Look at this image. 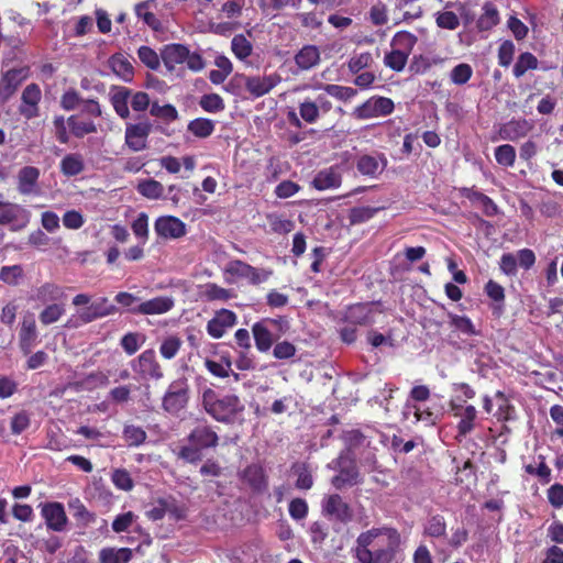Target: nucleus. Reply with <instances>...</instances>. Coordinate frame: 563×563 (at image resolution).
Listing matches in <instances>:
<instances>
[{
	"label": "nucleus",
	"mask_w": 563,
	"mask_h": 563,
	"mask_svg": "<svg viewBox=\"0 0 563 563\" xmlns=\"http://www.w3.org/2000/svg\"><path fill=\"white\" fill-rule=\"evenodd\" d=\"M41 89L36 84L27 85L21 96L22 103L19 112L27 120L38 115V102L41 100Z\"/></svg>",
	"instance_id": "9b49d317"
},
{
	"label": "nucleus",
	"mask_w": 563,
	"mask_h": 563,
	"mask_svg": "<svg viewBox=\"0 0 563 563\" xmlns=\"http://www.w3.org/2000/svg\"><path fill=\"white\" fill-rule=\"evenodd\" d=\"M236 322V314L228 309H221L216 316L208 322L207 331L214 338L220 339L223 336L225 331L232 328Z\"/></svg>",
	"instance_id": "4468645a"
},
{
	"label": "nucleus",
	"mask_w": 563,
	"mask_h": 563,
	"mask_svg": "<svg viewBox=\"0 0 563 563\" xmlns=\"http://www.w3.org/2000/svg\"><path fill=\"white\" fill-rule=\"evenodd\" d=\"M188 131L197 137L205 139L213 133L214 122L210 119L198 118L189 122Z\"/></svg>",
	"instance_id": "4c0bfd02"
},
{
	"label": "nucleus",
	"mask_w": 563,
	"mask_h": 563,
	"mask_svg": "<svg viewBox=\"0 0 563 563\" xmlns=\"http://www.w3.org/2000/svg\"><path fill=\"white\" fill-rule=\"evenodd\" d=\"M109 67L122 80L129 82L133 79L134 68L130 59L121 53L112 55L108 60Z\"/></svg>",
	"instance_id": "c85d7f7f"
},
{
	"label": "nucleus",
	"mask_w": 563,
	"mask_h": 563,
	"mask_svg": "<svg viewBox=\"0 0 563 563\" xmlns=\"http://www.w3.org/2000/svg\"><path fill=\"white\" fill-rule=\"evenodd\" d=\"M201 296L209 301H228L234 298V294L230 289H225L214 283H208L202 287Z\"/></svg>",
	"instance_id": "2f4dec72"
},
{
	"label": "nucleus",
	"mask_w": 563,
	"mask_h": 563,
	"mask_svg": "<svg viewBox=\"0 0 563 563\" xmlns=\"http://www.w3.org/2000/svg\"><path fill=\"white\" fill-rule=\"evenodd\" d=\"M532 128V123L526 119L511 120L500 126L499 136L501 140L517 141L525 137Z\"/></svg>",
	"instance_id": "aec40b11"
},
{
	"label": "nucleus",
	"mask_w": 563,
	"mask_h": 563,
	"mask_svg": "<svg viewBox=\"0 0 563 563\" xmlns=\"http://www.w3.org/2000/svg\"><path fill=\"white\" fill-rule=\"evenodd\" d=\"M400 547L399 532L389 527L373 528L356 540V558L362 563H391Z\"/></svg>",
	"instance_id": "f257e3e1"
},
{
	"label": "nucleus",
	"mask_w": 563,
	"mask_h": 563,
	"mask_svg": "<svg viewBox=\"0 0 563 563\" xmlns=\"http://www.w3.org/2000/svg\"><path fill=\"white\" fill-rule=\"evenodd\" d=\"M174 299L167 296H158L137 305L136 314L156 316L168 312L174 307Z\"/></svg>",
	"instance_id": "dca6fc26"
},
{
	"label": "nucleus",
	"mask_w": 563,
	"mask_h": 563,
	"mask_svg": "<svg viewBox=\"0 0 563 563\" xmlns=\"http://www.w3.org/2000/svg\"><path fill=\"white\" fill-rule=\"evenodd\" d=\"M301 2H302V0H260L258 7L261 8V10L264 13H266L269 10L280 11V10L285 9L286 7H291V8L297 9L300 7Z\"/></svg>",
	"instance_id": "3c124183"
},
{
	"label": "nucleus",
	"mask_w": 563,
	"mask_h": 563,
	"mask_svg": "<svg viewBox=\"0 0 563 563\" xmlns=\"http://www.w3.org/2000/svg\"><path fill=\"white\" fill-rule=\"evenodd\" d=\"M294 60L300 70H309L320 63V51L316 45H305L296 53Z\"/></svg>",
	"instance_id": "b1692460"
},
{
	"label": "nucleus",
	"mask_w": 563,
	"mask_h": 563,
	"mask_svg": "<svg viewBox=\"0 0 563 563\" xmlns=\"http://www.w3.org/2000/svg\"><path fill=\"white\" fill-rule=\"evenodd\" d=\"M331 466L339 471V474L332 478L335 488L341 489L345 485L353 486L358 483V471L350 451L342 452L339 457L332 461Z\"/></svg>",
	"instance_id": "20e7f679"
},
{
	"label": "nucleus",
	"mask_w": 563,
	"mask_h": 563,
	"mask_svg": "<svg viewBox=\"0 0 563 563\" xmlns=\"http://www.w3.org/2000/svg\"><path fill=\"white\" fill-rule=\"evenodd\" d=\"M373 63V57L369 52L361 53L357 55H354L350 58L347 63V67L351 73L357 74L362 69L367 68Z\"/></svg>",
	"instance_id": "13d9d810"
},
{
	"label": "nucleus",
	"mask_w": 563,
	"mask_h": 563,
	"mask_svg": "<svg viewBox=\"0 0 563 563\" xmlns=\"http://www.w3.org/2000/svg\"><path fill=\"white\" fill-rule=\"evenodd\" d=\"M63 296L64 292L59 286L46 283L36 289L34 298L42 303H47L60 300Z\"/></svg>",
	"instance_id": "473e14b6"
},
{
	"label": "nucleus",
	"mask_w": 563,
	"mask_h": 563,
	"mask_svg": "<svg viewBox=\"0 0 563 563\" xmlns=\"http://www.w3.org/2000/svg\"><path fill=\"white\" fill-rule=\"evenodd\" d=\"M188 440L200 450L218 445L219 437L209 426L198 424L188 435Z\"/></svg>",
	"instance_id": "412c9836"
},
{
	"label": "nucleus",
	"mask_w": 563,
	"mask_h": 563,
	"mask_svg": "<svg viewBox=\"0 0 563 563\" xmlns=\"http://www.w3.org/2000/svg\"><path fill=\"white\" fill-rule=\"evenodd\" d=\"M152 132V123L141 120L136 123H126L124 131V144L133 152L147 148V139Z\"/></svg>",
	"instance_id": "0eeeda50"
},
{
	"label": "nucleus",
	"mask_w": 563,
	"mask_h": 563,
	"mask_svg": "<svg viewBox=\"0 0 563 563\" xmlns=\"http://www.w3.org/2000/svg\"><path fill=\"white\" fill-rule=\"evenodd\" d=\"M150 113L152 117L158 118L165 122H174L178 119V111L173 104H158L154 101L151 104Z\"/></svg>",
	"instance_id": "ea45409f"
},
{
	"label": "nucleus",
	"mask_w": 563,
	"mask_h": 563,
	"mask_svg": "<svg viewBox=\"0 0 563 563\" xmlns=\"http://www.w3.org/2000/svg\"><path fill=\"white\" fill-rule=\"evenodd\" d=\"M294 472L297 475L296 487L299 489H309L313 485L311 472L307 464L298 463L294 465Z\"/></svg>",
	"instance_id": "8fccbe9b"
},
{
	"label": "nucleus",
	"mask_w": 563,
	"mask_h": 563,
	"mask_svg": "<svg viewBox=\"0 0 563 563\" xmlns=\"http://www.w3.org/2000/svg\"><path fill=\"white\" fill-rule=\"evenodd\" d=\"M151 1H145L135 5V14L143 20L153 30L161 27V22L150 9Z\"/></svg>",
	"instance_id": "09e8293b"
},
{
	"label": "nucleus",
	"mask_w": 563,
	"mask_h": 563,
	"mask_svg": "<svg viewBox=\"0 0 563 563\" xmlns=\"http://www.w3.org/2000/svg\"><path fill=\"white\" fill-rule=\"evenodd\" d=\"M180 346L181 340L175 335H170L162 342L159 353L164 358L172 360L177 355Z\"/></svg>",
	"instance_id": "864d4df0"
},
{
	"label": "nucleus",
	"mask_w": 563,
	"mask_h": 563,
	"mask_svg": "<svg viewBox=\"0 0 563 563\" xmlns=\"http://www.w3.org/2000/svg\"><path fill=\"white\" fill-rule=\"evenodd\" d=\"M202 406L213 419L223 423H235L242 420L241 416L245 409L236 395H219L210 388L202 394Z\"/></svg>",
	"instance_id": "f03ea898"
},
{
	"label": "nucleus",
	"mask_w": 563,
	"mask_h": 563,
	"mask_svg": "<svg viewBox=\"0 0 563 563\" xmlns=\"http://www.w3.org/2000/svg\"><path fill=\"white\" fill-rule=\"evenodd\" d=\"M145 335L140 332H129L121 339V346L129 355H133L145 343Z\"/></svg>",
	"instance_id": "79ce46f5"
},
{
	"label": "nucleus",
	"mask_w": 563,
	"mask_h": 563,
	"mask_svg": "<svg viewBox=\"0 0 563 563\" xmlns=\"http://www.w3.org/2000/svg\"><path fill=\"white\" fill-rule=\"evenodd\" d=\"M451 408L454 411L455 416L461 417V420L457 424V439L465 437L474 429V421L477 416V410L474 406L468 405L465 408L459 406L454 402H451Z\"/></svg>",
	"instance_id": "6ab92c4d"
},
{
	"label": "nucleus",
	"mask_w": 563,
	"mask_h": 563,
	"mask_svg": "<svg viewBox=\"0 0 563 563\" xmlns=\"http://www.w3.org/2000/svg\"><path fill=\"white\" fill-rule=\"evenodd\" d=\"M417 43V37L406 31L397 32L394 37L391 38V47L406 52L407 55H409Z\"/></svg>",
	"instance_id": "58836bf2"
},
{
	"label": "nucleus",
	"mask_w": 563,
	"mask_h": 563,
	"mask_svg": "<svg viewBox=\"0 0 563 563\" xmlns=\"http://www.w3.org/2000/svg\"><path fill=\"white\" fill-rule=\"evenodd\" d=\"M123 437L129 445L137 446L145 441L146 433L140 427L126 426L123 431Z\"/></svg>",
	"instance_id": "680f3d73"
},
{
	"label": "nucleus",
	"mask_w": 563,
	"mask_h": 563,
	"mask_svg": "<svg viewBox=\"0 0 563 563\" xmlns=\"http://www.w3.org/2000/svg\"><path fill=\"white\" fill-rule=\"evenodd\" d=\"M22 273L23 269L20 265L3 266L0 271V280L9 285H16Z\"/></svg>",
	"instance_id": "338daca9"
},
{
	"label": "nucleus",
	"mask_w": 563,
	"mask_h": 563,
	"mask_svg": "<svg viewBox=\"0 0 563 563\" xmlns=\"http://www.w3.org/2000/svg\"><path fill=\"white\" fill-rule=\"evenodd\" d=\"M140 60L151 69H157L159 66V57L157 53L148 46H141L137 49Z\"/></svg>",
	"instance_id": "e2e57ef3"
},
{
	"label": "nucleus",
	"mask_w": 563,
	"mask_h": 563,
	"mask_svg": "<svg viewBox=\"0 0 563 563\" xmlns=\"http://www.w3.org/2000/svg\"><path fill=\"white\" fill-rule=\"evenodd\" d=\"M495 159L504 167H512L516 161V150L510 144H503L495 148Z\"/></svg>",
	"instance_id": "a18cd8bd"
},
{
	"label": "nucleus",
	"mask_w": 563,
	"mask_h": 563,
	"mask_svg": "<svg viewBox=\"0 0 563 563\" xmlns=\"http://www.w3.org/2000/svg\"><path fill=\"white\" fill-rule=\"evenodd\" d=\"M29 221V216L25 210H23L18 205L11 203H2L0 209V224H13L18 223L19 225L14 227L13 230H18L26 225Z\"/></svg>",
	"instance_id": "4be33fe9"
},
{
	"label": "nucleus",
	"mask_w": 563,
	"mask_h": 563,
	"mask_svg": "<svg viewBox=\"0 0 563 563\" xmlns=\"http://www.w3.org/2000/svg\"><path fill=\"white\" fill-rule=\"evenodd\" d=\"M424 534L431 538H443L446 536V523L442 516L434 515L427 519L423 526Z\"/></svg>",
	"instance_id": "f704fd0d"
},
{
	"label": "nucleus",
	"mask_w": 563,
	"mask_h": 563,
	"mask_svg": "<svg viewBox=\"0 0 563 563\" xmlns=\"http://www.w3.org/2000/svg\"><path fill=\"white\" fill-rule=\"evenodd\" d=\"M231 49L236 58L243 60L252 54L253 45L243 34H238L231 41Z\"/></svg>",
	"instance_id": "a19ab883"
},
{
	"label": "nucleus",
	"mask_w": 563,
	"mask_h": 563,
	"mask_svg": "<svg viewBox=\"0 0 563 563\" xmlns=\"http://www.w3.org/2000/svg\"><path fill=\"white\" fill-rule=\"evenodd\" d=\"M224 272L232 276L246 279L254 286L265 283L273 274L272 269L257 268L240 260L229 262Z\"/></svg>",
	"instance_id": "423d86ee"
},
{
	"label": "nucleus",
	"mask_w": 563,
	"mask_h": 563,
	"mask_svg": "<svg viewBox=\"0 0 563 563\" xmlns=\"http://www.w3.org/2000/svg\"><path fill=\"white\" fill-rule=\"evenodd\" d=\"M484 12L477 21L481 30L487 31L494 27L499 22L498 11L492 3H486L483 8Z\"/></svg>",
	"instance_id": "37998d69"
},
{
	"label": "nucleus",
	"mask_w": 563,
	"mask_h": 563,
	"mask_svg": "<svg viewBox=\"0 0 563 563\" xmlns=\"http://www.w3.org/2000/svg\"><path fill=\"white\" fill-rule=\"evenodd\" d=\"M67 124L76 137H84L97 132V125L92 121L79 120L76 115L69 117Z\"/></svg>",
	"instance_id": "c9c22d12"
},
{
	"label": "nucleus",
	"mask_w": 563,
	"mask_h": 563,
	"mask_svg": "<svg viewBox=\"0 0 563 563\" xmlns=\"http://www.w3.org/2000/svg\"><path fill=\"white\" fill-rule=\"evenodd\" d=\"M162 59L168 69H175L179 64L186 63L187 67L192 71H200L205 68L206 63L202 56L197 52H190L183 44H168L162 51Z\"/></svg>",
	"instance_id": "7ed1b4c3"
},
{
	"label": "nucleus",
	"mask_w": 563,
	"mask_h": 563,
	"mask_svg": "<svg viewBox=\"0 0 563 563\" xmlns=\"http://www.w3.org/2000/svg\"><path fill=\"white\" fill-rule=\"evenodd\" d=\"M65 308L63 305L59 303H52L48 305L41 313H40V321L44 325L52 324L60 319V317L64 314Z\"/></svg>",
	"instance_id": "603ef678"
},
{
	"label": "nucleus",
	"mask_w": 563,
	"mask_h": 563,
	"mask_svg": "<svg viewBox=\"0 0 563 563\" xmlns=\"http://www.w3.org/2000/svg\"><path fill=\"white\" fill-rule=\"evenodd\" d=\"M133 371L143 378L161 379L164 376L163 369L156 358L154 350L142 352L132 365Z\"/></svg>",
	"instance_id": "1a4fd4ad"
},
{
	"label": "nucleus",
	"mask_w": 563,
	"mask_h": 563,
	"mask_svg": "<svg viewBox=\"0 0 563 563\" xmlns=\"http://www.w3.org/2000/svg\"><path fill=\"white\" fill-rule=\"evenodd\" d=\"M29 77V68L10 69L2 79L1 93L4 99L10 98L20 85Z\"/></svg>",
	"instance_id": "5701e85b"
},
{
	"label": "nucleus",
	"mask_w": 563,
	"mask_h": 563,
	"mask_svg": "<svg viewBox=\"0 0 563 563\" xmlns=\"http://www.w3.org/2000/svg\"><path fill=\"white\" fill-rule=\"evenodd\" d=\"M37 338L35 320L32 317L24 318L20 333H19V345L21 351L27 355L34 346Z\"/></svg>",
	"instance_id": "a878e982"
},
{
	"label": "nucleus",
	"mask_w": 563,
	"mask_h": 563,
	"mask_svg": "<svg viewBox=\"0 0 563 563\" xmlns=\"http://www.w3.org/2000/svg\"><path fill=\"white\" fill-rule=\"evenodd\" d=\"M371 22L376 25H384L388 22L387 7L383 2L378 1L373 4L369 9Z\"/></svg>",
	"instance_id": "0e129e2a"
},
{
	"label": "nucleus",
	"mask_w": 563,
	"mask_h": 563,
	"mask_svg": "<svg viewBox=\"0 0 563 563\" xmlns=\"http://www.w3.org/2000/svg\"><path fill=\"white\" fill-rule=\"evenodd\" d=\"M130 97L131 89L126 87H115L110 92V101L115 113L124 120L129 119L131 114L129 109Z\"/></svg>",
	"instance_id": "393cba45"
},
{
	"label": "nucleus",
	"mask_w": 563,
	"mask_h": 563,
	"mask_svg": "<svg viewBox=\"0 0 563 563\" xmlns=\"http://www.w3.org/2000/svg\"><path fill=\"white\" fill-rule=\"evenodd\" d=\"M342 176L338 167H329L320 170L313 178V186L318 190L338 188L341 185Z\"/></svg>",
	"instance_id": "cd10ccee"
},
{
	"label": "nucleus",
	"mask_w": 563,
	"mask_h": 563,
	"mask_svg": "<svg viewBox=\"0 0 563 563\" xmlns=\"http://www.w3.org/2000/svg\"><path fill=\"white\" fill-rule=\"evenodd\" d=\"M68 509L71 516L81 525L89 526L96 521L95 514L90 512L79 498H74L68 501Z\"/></svg>",
	"instance_id": "7c9ffc66"
},
{
	"label": "nucleus",
	"mask_w": 563,
	"mask_h": 563,
	"mask_svg": "<svg viewBox=\"0 0 563 563\" xmlns=\"http://www.w3.org/2000/svg\"><path fill=\"white\" fill-rule=\"evenodd\" d=\"M473 201L477 205L478 208L483 210L487 217H494L498 213V207L496 203L484 194H475Z\"/></svg>",
	"instance_id": "69168bd1"
},
{
	"label": "nucleus",
	"mask_w": 563,
	"mask_h": 563,
	"mask_svg": "<svg viewBox=\"0 0 563 563\" xmlns=\"http://www.w3.org/2000/svg\"><path fill=\"white\" fill-rule=\"evenodd\" d=\"M155 232L164 239H179L186 234V225L176 217L165 216L155 221Z\"/></svg>",
	"instance_id": "ddd939ff"
},
{
	"label": "nucleus",
	"mask_w": 563,
	"mask_h": 563,
	"mask_svg": "<svg viewBox=\"0 0 563 563\" xmlns=\"http://www.w3.org/2000/svg\"><path fill=\"white\" fill-rule=\"evenodd\" d=\"M269 227L273 232L278 234H286L294 230L295 223L291 220L282 218L276 214L267 217Z\"/></svg>",
	"instance_id": "4d7b16f0"
},
{
	"label": "nucleus",
	"mask_w": 563,
	"mask_h": 563,
	"mask_svg": "<svg viewBox=\"0 0 563 563\" xmlns=\"http://www.w3.org/2000/svg\"><path fill=\"white\" fill-rule=\"evenodd\" d=\"M387 163L383 153L364 154L357 158L356 168L364 176L376 177L386 168Z\"/></svg>",
	"instance_id": "f8f14e48"
},
{
	"label": "nucleus",
	"mask_w": 563,
	"mask_h": 563,
	"mask_svg": "<svg viewBox=\"0 0 563 563\" xmlns=\"http://www.w3.org/2000/svg\"><path fill=\"white\" fill-rule=\"evenodd\" d=\"M394 110V102L389 98H371L363 104L355 108L353 114L357 119H369L390 114Z\"/></svg>",
	"instance_id": "6e6552de"
},
{
	"label": "nucleus",
	"mask_w": 563,
	"mask_h": 563,
	"mask_svg": "<svg viewBox=\"0 0 563 563\" xmlns=\"http://www.w3.org/2000/svg\"><path fill=\"white\" fill-rule=\"evenodd\" d=\"M276 325H279L280 330H283V325H287V322L284 320L265 319L252 327L255 345L258 351L267 352L272 347L273 334L271 328Z\"/></svg>",
	"instance_id": "9d476101"
},
{
	"label": "nucleus",
	"mask_w": 563,
	"mask_h": 563,
	"mask_svg": "<svg viewBox=\"0 0 563 563\" xmlns=\"http://www.w3.org/2000/svg\"><path fill=\"white\" fill-rule=\"evenodd\" d=\"M323 90L328 96H331L340 101H349L357 93V91L351 87L334 84L324 85Z\"/></svg>",
	"instance_id": "de8ad7c7"
},
{
	"label": "nucleus",
	"mask_w": 563,
	"mask_h": 563,
	"mask_svg": "<svg viewBox=\"0 0 563 563\" xmlns=\"http://www.w3.org/2000/svg\"><path fill=\"white\" fill-rule=\"evenodd\" d=\"M40 177V170L33 166H25L18 174V189L22 195L37 192L36 185Z\"/></svg>",
	"instance_id": "bb28decb"
},
{
	"label": "nucleus",
	"mask_w": 563,
	"mask_h": 563,
	"mask_svg": "<svg viewBox=\"0 0 563 563\" xmlns=\"http://www.w3.org/2000/svg\"><path fill=\"white\" fill-rule=\"evenodd\" d=\"M200 107L211 113L220 112L224 109L223 99L217 93H209L201 97Z\"/></svg>",
	"instance_id": "5fc2aeb1"
},
{
	"label": "nucleus",
	"mask_w": 563,
	"mask_h": 563,
	"mask_svg": "<svg viewBox=\"0 0 563 563\" xmlns=\"http://www.w3.org/2000/svg\"><path fill=\"white\" fill-rule=\"evenodd\" d=\"M132 559L129 548H103L99 552L100 563H128Z\"/></svg>",
	"instance_id": "c756f323"
},
{
	"label": "nucleus",
	"mask_w": 563,
	"mask_h": 563,
	"mask_svg": "<svg viewBox=\"0 0 563 563\" xmlns=\"http://www.w3.org/2000/svg\"><path fill=\"white\" fill-rule=\"evenodd\" d=\"M346 319L352 324H367L369 322L368 308L364 305H357L350 308Z\"/></svg>",
	"instance_id": "6e6d98bb"
},
{
	"label": "nucleus",
	"mask_w": 563,
	"mask_h": 563,
	"mask_svg": "<svg viewBox=\"0 0 563 563\" xmlns=\"http://www.w3.org/2000/svg\"><path fill=\"white\" fill-rule=\"evenodd\" d=\"M299 114L303 121L312 124L318 120L320 112L312 100L306 99L299 104Z\"/></svg>",
	"instance_id": "052dcab7"
},
{
	"label": "nucleus",
	"mask_w": 563,
	"mask_h": 563,
	"mask_svg": "<svg viewBox=\"0 0 563 563\" xmlns=\"http://www.w3.org/2000/svg\"><path fill=\"white\" fill-rule=\"evenodd\" d=\"M408 56L406 52L393 47V49L385 55L384 64L395 71H401L407 64Z\"/></svg>",
	"instance_id": "c03bdc74"
},
{
	"label": "nucleus",
	"mask_w": 563,
	"mask_h": 563,
	"mask_svg": "<svg viewBox=\"0 0 563 563\" xmlns=\"http://www.w3.org/2000/svg\"><path fill=\"white\" fill-rule=\"evenodd\" d=\"M84 158L80 154H68L60 162V170L66 176H76L84 170Z\"/></svg>",
	"instance_id": "72a5a7b5"
},
{
	"label": "nucleus",
	"mask_w": 563,
	"mask_h": 563,
	"mask_svg": "<svg viewBox=\"0 0 563 563\" xmlns=\"http://www.w3.org/2000/svg\"><path fill=\"white\" fill-rule=\"evenodd\" d=\"M112 482L117 488L129 492L133 488V479L126 470H115L112 474Z\"/></svg>",
	"instance_id": "774afa93"
},
{
	"label": "nucleus",
	"mask_w": 563,
	"mask_h": 563,
	"mask_svg": "<svg viewBox=\"0 0 563 563\" xmlns=\"http://www.w3.org/2000/svg\"><path fill=\"white\" fill-rule=\"evenodd\" d=\"M323 512L342 522H346L352 518L350 506L343 501L340 495H330L323 500Z\"/></svg>",
	"instance_id": "2eb2a0df"
},
{
	"label": "nucleus",
	"mask_w": 563,
	"mask_h": 563,
	"mask_svg": "<svg viewBox=\"0 0 563 563\" xmlns=\"http://www.w3.org/2000/svg\"><path fill=\"white\" fill-rule=\"evenodd\" d=\"M473 69L468 64H459L456 65L450 74L452 82L455 85H464L472 77Z\"/></svg>",
	"instance_id": "bf43d9fd"
},
{
	"label": "nucleus",
	"mask_w": 563,
	"mask_h": 563,
	"mask_svg": "<svg viewBox=\"0 0 563 563\" xmlns=\"http://www.w3.org/2000/svg\"><path fill=\"white\" fill-rule=\"evenodd\" d=\"M279 81L280 77L277 75L247 77L245 88L252 96L262 97L268 93Z\"/></svg>",
	"instance_id": "a211bd4d"
},
{
	"label": "nucleus",
	"mask_w": 563,
	"mask_h": 563,
	"mask_svg": "<svg viewBox=\"0 0 563 563\" xmlns=\"http://www.w3.org/2000/svg\"><path fill=\"white\" fill-rule=\"evenodd\" d=\"M137 191L148 199H159L164 197V186L155 179H146L140 181Z\"/></svg>",
	"instance_id": "e433bc0d"
},
{
	"label": "nucleus",
	"mask_w": 563,
	"mask_h": 563,
	"mask_svg": "<svg viewBox=\"0 0 563 563\" xmlns=\"http://www.w3.org/2000/svg\"><path fill=\"white\" fill-rule=\"evenodd\" d=\"M189 400V385L186 379L180 378L172 382L163 397L165 411L176 415L183 410Z\"/></svg>",
	"instance_id": "39448f33"
},
{
	"label": "nucleus",
	"mask_w": 563,
	"mask_h": 563,
	"mask_svg": "<svg viewBox=\"0 0 563 563\" xmlns=\"http://www.w3.org/2000/svg\"><path fill=\"white\" fill-rule=\"evenodd\" d=\"M46 526L53 531H63L67 523L64 507L59 503L46 504L42 509Z\"/></svg>",
	"instance_id": "f3484780"
},
{
	"label": "nucleus",
	"mask_w": 563,
	"mask_h": 563,
	"mask_svg": "<svg viewBox=\"0 0 563 563\" xmlns=\"http://www.w3.org/2000/svg\"><path fill=\"white\" fill-rule=\"evenodd\" d=\"M538 67V59L531 53H522L515 66H514V75L519 78L525 75V73L529 69H536Z\"/></svg>",
	"instance_id": "49530a36"
}]
</instances>
